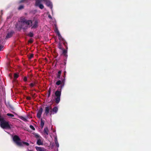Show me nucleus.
<instances>
[{
	"label": "nucleus",
	"mask_w": 151,
	"mask_h": 151,
	"mask_svg": "<svg viewBox=\"0 0 151 151\" xmlns=\"http://www.w3.org/2000/svg\"><path fill=\"white\" fill-rule=\"evenodd\" d=\"M18 77V75L16 74V73H15L14 74V78H17Z\"/></svg>",
	"instance_id": "nucleus-21"
},
{
	"label": "nucleus",
	"mask_w": 151,
	"mask_h": 151,
	"mask_svg": "<svg viewBox=\"0 0 151 151\" xmlns=\"http://www.w3.org/2000/svg\"><path fill=\"white\" fill-rule=\"evenodd\" d=\"M30 86L32 87L34 86V84L33 83H31L30 84Z\"/></svg>",
	"instance_id": "nucleus-35"
},
{
	"label": "nucleus",
	"mask_w": 151,
	"mask_h": 151,
	"mask_svg": "<svg viewBox=\"0 0 151 151\" xmlns=\"http://www.w3.org/2000/svg\"><path fill=\"white\" fill-rule=\"evenodd\" d=\"M13 139L14 142L19 146H22L24 145L27 146L29 145V143L27 142L21 141L19 137L16 135L14 136Z\"/></svg>",
	"instance_id": "nucleus-2"
},
{
	"label": "nucleus",
	"mask_w": 151,
	"mask_h": 151,
	"mask_svg": "<svg viewBox=\"0 0 151 151\" xmlns=\"http://www.w3.org/2000/svg\"><path fill=\"white\" fill-rule=\"evenodd\" d=\"M50 88L49 89V94L48 95V97H49L50 96Z\"/></svg>",
	"instance_id": "nucleus-29"
},
{
	"label": "nucleus",
	"mask_w": 151,
	"mask_h": 151,
	"mask_svg": "<svg viewBox=\"0 0 151 151\" xmlns=\"http://www.w3.org/2000/svg\"><path fill=\"white\" fill-rule=\"evenodd\" d=\"M44 1L46 2L45 4L47 6L50 7L51 9L52 8V4L51 2L47 0Z\"/></svg>",
	"instance_id": "nucleus-8"
},
{
	"label": "nucleus",
	"mask_w": 151,
	"mask_h": 151,
	"mask_svg": "<svg viewBox=\"0 0 151 151\" xmlns=\"http://www.w3.org/2000/svg\"><path fill=\"white\" fill-rule=\"evenodd\" d=\"M23 8V6H21L19 7V9H22Z\"/></svg>",
	"instance_id": "nucleus-25"
},
{
	"label": "nucleus",
	"mask_w": 151,
	"mask_h": 151,
	"mask_svg": "<svg viewBox=\"0 0 151 151\" xmlns=\"http://www.w3.org/2000/svg\"><path fill=\"white\" fill-rule=\"evenodd\" d=\"M7 115L8 116H10L12 117L14 116V115L13 114L9 113L7 114Z\"/></svg>",
	"instance_id": "nucleus-19"
},
{
	"label": "nucleus",
	"mask_w": 151,
	"mask_h": 151,
	"mask_svg": "<svg viewBox=\"0 0 151 151\" xmlns=\"http://www.w3.org/2000/svg\"><path fill=\"white\" fill-rule=\"evenodd\" d=\"M37 144L39 145H42L43 144V139L41 137L40 138L38 139H37Z\"/></svg>",
	"instance_id": "nucleus-6"
},
{
	"label": "nucleus",
	"mask_w": 151,
	"mask_h": 151,
	"mask_svg": "<svg viewBox=\"0 0 151 151\" xmlns=\"http://www.w3.org/2000/svg\"><path fill=\"white\" fill-rule=\"evenodd\" d=\"M67 50H63V54H64L65 55H66L67 53Z\"/></svg>",
	"instance_id": "nucleus-18"
},
{
	"label": "nucleus",
	"mask_w": 151,
	"mask_h": 151,
	"mask_svg": "<svg viewBox=\"0 0 151 151\" xmlns=\"http://www.w3.org/2000/svg\"><path fill=\"white\" fill-rule=\"evenodd\" d=\"M27 1V0H22L20 1V2H26Z\"/></svg>",
	"instance_id": "nucleus-26"
},
{
	"label": "nucleus",
	"mask_w": 151,
	"mask_h": 151,
	"mask_svg": "<svg viewBox=\"0 0 151 151\" xmlns=\"http://www.w3.org/2000/svg\"><path fill=\"white\" fill-rule=\"evenodd\" d=\"M30 127H31V128H32L33 130H34L35 129V128H34V127L30 125Z\"/></svg>",
	"instance_id": "nucleus-30"
},
{
	"label": "nucleus",
	"mask_w": 151,
	"mask_h": 151,
	"mask_svg": "<svg viewBox=\"0 0 151 151\" xmlns=\"http://www.w3.org/2000/svg\"><path fill=\"white\" fill-rule=\"evenodd\" d=\"M37 24L38 22L37 20L35 21L34 23L33 24L31 20H25L22 22L23 26L22 27L24 28V26L27 27L32 26V28H35L37 27Z\"/></svg>",
	"instance_id": "nucleus-1"
},
{
	"label": "nucleus",
	"mask_w": 151,
	"mask_h": 151,
	"mask_svg": "<svg viewBox=\"0 0 151 151\" xmlns=\"http://www.w3.org/2000/svg\"><path fill=\"white\" fill-rule=\"evenodd\" d=\"M46 0H36L35 6L38 7L41 9H42L44 8L43 5L42 3V1H46Z\"/></svg>",
	"instance_id": "nucleus-5"
},
{
	"label": "nucleus",
	"mask_w": 151,
	"mask_h": 151,
	"mask_svg": "<svg viewBox=\"0 0 151 151\" xmlns=\"http://www.w3.org/2000/svg\"><path fill=\"white\" fill-rule=\"evenodd\" d=\"M29 42H30V43H32V41L30 40V41H29Z\"/></svg>",
	"instance_id": "nucleus-37"
},
{
	"label": "nucleus",
	"mask_w": 151,
	"mask_h": 151,
	"mask_svg": "<svg viewBox=\"0 0 151 151\" xmlns=\"http://www.w3.org/2000/svg\"><path fill=\"white\" fill-rule=\"evenodd\" d=\"M29 36L31 37H32L33 36V33H32V32H30V33L29 34Z\"/></svg>",
	"instance_id": "nucleus-23"
},
{
	"label": "nucleus",
	"mask_w": 151,
	"mask_h": 151,
	"mask_svg": "<svg viewBox=\"0 0 151 151\" xmlns=\"http://www.w3.org/2000/svg\"><path fill=\"white\" fill-rule=\"evenodd\" d=\"M61 83V81L60 80L58 81L56 83V84L58 85H60Z\"/></svg>",
	"instance_id": "nucleus-20"
},
{
	"label": "nucleus",
	"mask_w": 151,
	"mask_h": 151,
	"mask_svg": "<svg viewBox=\"0 0 151 151\" xmlns=\"http://www.w3.org/2000/svg\"><path fill=\"white\" fill-rule=\"evenodd\" d=\"M35 148L37 151H46V149L44 148L38 147H36Z\"/></svg>",
	"instance_id": "nucleus-11"
},
{
	"label": "nucleus",
	"mask_w": 151,
	"mask_h": 151,
	"mask_svg": "<svg viewBox=\"0 0 151 151\" xmlns=\"http://www.w3.org/2000/svg\"><path fill=\"white\" fill-rule=\"evenodd\" d=\"M44 123L43 121L42 120L41 121V123H40V125L42 127V128L44 125Z\"/></svg>",
	"instance_id": "nucleus-17"
},
{
	"label": "nucleus",
	"mask_w": 151,
	"mask_h": 151,
	"mask_svg": "<svg viewBox=\"0 0 151 151\" xmlns=\"http://www.w3.org/2000/svg\"><path fill=\"white\" fill-rule=\"evenodd\" d=\"M58 47L60 49H61L62 48L61 45L60 43H59V44Z\"/></svg>",
	"instance_id": "nucleus-24"
},
{
	"label": "nucleus",
	"mask_w": 151,
	"mask_h": 151,
	"mask_svg": "<svg viewBox=\"0 0 151 151\" xmlns=\"http://www.w3.org/2000/svg\"><path fill=\"white\" fill-rule=\"evenodd\" d=\"M0 126L3 128L10 129V126L8 122L5 121L4 118L1 116H0Z\"/></svg>",
	"instance_id": "nucleus-3"
},
{
	"label": "nucleus",
	"mask_w": 151,
	"mask_h": 151,
	"mask_svg": "<svg viewBox=\"0 0 151 151\" xmlns=\"http://www.w3.org/2000/svg\"><path fill=\"white\" fill-rule=\"evenodd\" d=\"M42 108H41L38 111L37 114V117L38 118H40V117L41 115L42 112Z\"/></svg>",
	"instance_id": "nucleus-10"
},
{
	"label": "nucleus",
	"mask_w": 151,
	"mask_h": 151,
	"mask_svg": "<svg viewBox=\"0 0 151 151\" xmlns=\"http://www.w3.org/2000/svg\"><path fill=\"white\" fill-rule=\"evenodd\" d=\"M3 46L2 45H0V51L1 50V49L3 48Z\"/></svg>",
	"instance_id": "nucleus-31"
},
{
	"label": "nucleus",
	"mask_w": 151,
	"mask_h": 151,
	"mask_svg": "<svg viewBox=\"0 0 151 151\" xmlns=\"http://www.w3.org/2000/svg\"><path fill=\"white\" fill-rule=\"evenodd\" d=\"M61 90L60 91H57L55 93V95L56 97L55 99V102L57 103H58L60 101V96L61 95Z\"/></svg>",
	"instance_id": "nucleus-4"
},
{
	"label": "nucleus",
	"mask_w": 151,
	"mask_h": 151,
	"mask_svg": "<svg viewBox=\"0 0 151 151\" xmlns=\"http://www.w3.org/2000/svg\"><path fill=\"white\" fill-rule=\"evenodd\" d=\"M55 144L57 147H59V144L57 141V138L55 137Z\"/></svg>",
	"instance_id": "nucleus-13"
},
{
	"label": "nucleus",
	"mask_w": 151,
	"mask_h": 151,
	"mask_svg": "<svg viewBox=\"0 0 151 151\" xmlns=\"http://www.w3.org/2000/svg\"><path fill=\"white\" fill-rule=\"evenodd\" d=\"M33 57V54H31L30 56L29 57V59H31V58H32Z\"/></svg>",
	"instance_id": "nucleus-27"
},
{
	"label": "nucleus",
	"mask_w": 151,
	"mask_h": 151,
	"mask_svg": "<svg viewBox=\"0 0 151 151\" xmlns=\"http://www.w3.org/2000/svg\"><path fill=\"white\" fill-rule=\"evenodd\" d=\"M12 35L11 33H9L6 36L7 37H11Z\"/></svg>",
	"instance_id": "nucleus-22"
},
{
	"label": "nucleus",
	"mask_w": 151,
	"mask_h": 151,
	"mask_svg": "<svg viewBox=\"0 0 151 151\" xmlns=\"http://www.w3.org/2000/svg\"><path fill=\"white\" fill-rule=\"evenodd\" d=\"M48 17H49V18H50V19H51V18H52V17H51V16H50V15H48Z\"/></svg>",
	"instance_id": "nucleus-36"
},
{
	"label": "nucleus",
	"mask_w": 151,
	"mask_h": 151,
	"mask_svg": "<svg viewBox=\"0 0 151 151\" xmlns=\"http://www.w3.org/2000/svg\"><path fill=\"white\" fill-rule=\"evenodd\" d=\"M65 73H66V71H65L64 72L65 74Z\"/></svg>",
	"instance_id": "nucleus-39"
},
{
	"label": "nucleus",
	"mask_w": 151,
	"mask_h": 151,
	"mask_svg": "<svg viewBox=\"0 0 151 151\" xmlns=\"http://www.w3.org/2000/svg\"><path fill=\"white\" fill-rule=\"evenodd\" d=\"M31 151V150H30V151Z\"/></svg>",
	"instance_id": "nucleus-40"
},
{
	"label": "nucleus",
	"mask_w": 151,
	"mask_h": 151,
	"mask_svg": "<svg viewBox=\"0 0 151 151\" xmlns=\"http://www.w3.org/2000/svg\"><path fill=\"white\" fill-rule=\"evenodd\" d=\"M58 35V38L59 40H63V38H62L61 35H60V34Z\"/></svg>",
	"instance_id": "nucleus-15"
},
{
	"label": "nucleus",
	"mask_w": 151,
	"mask_h": 151,
	"mask_svg": "<svg viewBox=\"0 0 151 151\" xmlns=\"http://www.w3.org/2000/svg\"><path fill=\"white\" fill-rule=\"evenodd\" d=\"M61 71H59L58 73V74H59V75H61Z\"/></svg>",
	"instance_id": "nucleus-34"
},
{
	"label": "nucleus",
	"mask_w": 151,
	"mask_h": 151,
	"mask_svg": "<svg viewBox=\"0 0 151 151\" xmlns=\"http://www.w3.org/2000/svg\"><path fill=\"white\" fill-rule=\"evenodd\" d=\"M35 136L37 138V139H39V138H40V137H41L39 135H38V134H35Z\"/></svg>",
	"instance_id": "nucleus-16"
},
{
	"label": "nucleus",
	"mask_w": 151,
	"mask_h": 151,
	"mask_svg": "<svg viewBox=\"0 0 151 151\" xmlns=\"http://www.w3.org/2000/svg\"><path fill=\"white\" fill-rule=\"evenodd\" d=\"M51 109L50 106H47L45 107V114L46 115H47L49 113H50V110Z\"/></svg>",
	"instance_id": "nucleus-7"
},
{
	"label": "nucleus",
	"mask_w": 151,
	"mask_h": 151,
	"mask_svg": "<svg viewBox=\"0 0 151 151\" xmlns=\"http://www.w3.org/2000/svg\"><path fill=\"white\" fill-rule=\"evenodd\" d=\"M55 31L57 34V35L60 34L58 28L56 27L55 29Z\"/></svg>",
	"instance_id": "nucleus-14"
},
{
	"label": "nucleus",
	"mask_w": 151,
	"mask_h": 151,
	"mask_svg": "<svg viewBox=\"0 0 151 151\" xmlns=\"http://www.w3.org/2000/svg\"><path fill=\"white\" fill-rule=\"evenodd\" d=\"M28 99H30V98H28Z\"/></svg>",
	"instance_id": "nucleus-38"
},
{
	"label": "nucleus",
	"mask_w": 151,
	"mask_h": 151,
	"mask_svg": "<svg viewBox=\"0 0 151 151\" xmlns=\"http://www.w3.org/2000/svg\"><path fill=\"white\" fill-rule=\"evenodd\" d=\"M22 120H23L24 121H26L27 120V119H26L25 118H24V117H22Z\"/></svg>",
	"instance_id": "nucleus-28"
},
{
	"label": "nucleus",
	"mask_w": 151,
	"mask_h": 151,
	"mask_svg": "<svg viewBox=\"0 0 151 151\" xmlns=\"http://www.w3.org/2000/svg\"><path fill=\"white\" fill-rule=\"evenodd\" d=\"M60 75H59V74H57V77H58V78H60Z\"/></svg>",
	"instance_id": "nucleus-32"
},
{
	"label": "nucleus",
	"mask_w": 151,
	"mask_h": 151,
	"mask_svg": "<svg viewBox=\"0 0 151 151\" xmlns=\"http://www.w3.org/2000/svg\"><path fill=\"white\" fill-rule=\"evenodd\" d=\"M24 81H26L27 80V78L26 77H24Z\"/></svg>",
	"instance_id": "nucleus-33"
},
{
	"label": "nucleus",
	"mask_w": 151,
	"mask_h": 151,
	"mask_svg": "<svg viewBox=\"0 0 151 151\" xmlns=\"http://www.w3.org/2000/svg\"><path fill=\"white\" fill-rule=\"evenodd\" d=\"M58 110V109L57 107H55L54 108L52 111H50V115H51L52 114H54L57 113Z\"/></svg>",
	"instance_id": "nucleus-9"
},
{
	"label": "nucleus",
	"mask_w": 151,
	"mask_h": 151,
	"mask_svg": "<svg viewBox=\"0 0 151 151\" xmlns=\"http://www.w3.org/2000/svg\"><path fill=\"white\" fill-rule=\"evenodd\" d=\"M44 133H45L46 134L48 135V129L46 127L44 128Z\"/></svg>",
	"instance_id": "nucleus-12"
}]
</instances>
